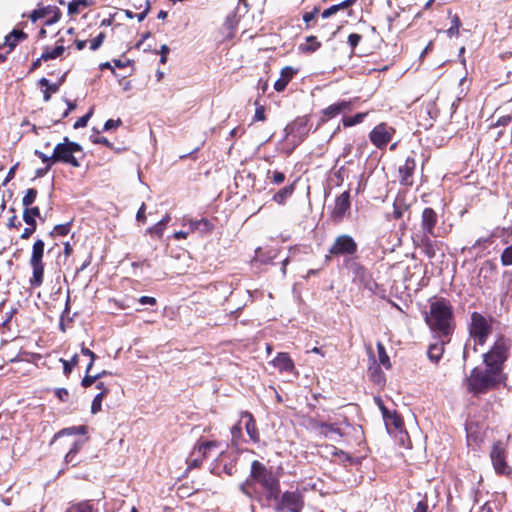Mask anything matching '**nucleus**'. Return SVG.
Masks as SVG:
<instances>
[{
	"mask_svg": "<svg viewBox=\"0 0 512 512\" xmlns=\"http://www.w3.org/2000/svg\"><path fill=\"white\" fill-rule=\"evenodd\" d=\"M34 154L35 156H37L39 159H41V161L43 163H45L46 165L45 166H50L52 167L56 162L54 160V152L52 153V155L48 156L46 155L45 153L39 151V150H35L34 151Z\"/></svg>",
	"mask_w": 512,
	"mask_h": 512,
	"instance_id": "8fccbe9b",
	"label": "nucleus"
},
{
	"mask_svg": "<svg viewBox=\"0 0 512 512\" xmlns=\"http://www.w3.org/2000/svg\"><path fill=\"white\" fill-rule=\"evenodd\" d=\"M86 429L87 428L84 425L64 428L54 435L52 442L56 441L57 439L63 436L84 435L86 433Z\"/></svg>",
	"mask_w": 512,
	"mask_h": 512,
	"instance_id": "7c9ffc66",
	"label": "nucleus"
},
{
	"mask_svg": "<svg viewBox=\"0 0 512 512\" xmlns=\"http://www.w3.org/2000/svg\"><path fill=\"white\" fill-rule=\"evenodd\" d=\"M271 364L279 370V372L297 374L295 364L288 353L279 352L271 361Z\"/></svg>",
	"mask_w": 512,
	"mask_h": 512,
	"instance_id": "6ab92c4d",
	"label": "nucleus"
},
{
	"mask_svg": "<svg viewBox=\"0 0 512 512\" xmlns=\"http://www.w3.org/2000/svg\"><path fill=\"white\" fill-rule=\"evenodd\" d=\"M511 340L504 336L499 337L490 350L483 354L485 366L491 367L503 375V366L509 357Z\"/></svg>",
	"mask_w": 512,
	"mask_h": 512,
	"instance_id": "20e7f679",
	"label": "nucleus"
},
{
	"mask_svg": "<svg viewBox=\"0 0 512 512\" xmlns=\"http://www.w3.org/2000/svg\"><path fill=\"white\" fill-rule=\"evenodd\" d=\"M100 378H102V374L89 375L88 373H86V375L84 376V378L81 381V385L84 388L90 387L93 383H95Z\"/></svg>",
	"mask_w": 512,
	"mask_h": 512,
	"instance_id": "3c124183",
	"label": "nucleus"
},
{
	"mask_svg": "<svg viewBox=\"0 0 512 512\" xmlns=\"http://www.w3.org/2000/svg\"><path fill=\"white\" fill-rule=\"evenodd\" d=\"M65 512H98V508L91 500H83L70 502Z\"/></svg>",
	"mask_w": 512,
	"mask_h": 512,
	"instance_id": "a878e982",
	"label": "nucleus"
},
{
	"mask_svg": "<svg viewBox=\"0 0 512 512\" xmlns=\"http://www.w3.org/2000/svg\"><path fill=\"white\" fill-rule=\"evenodd\" d=\"M319 13V8L314 7V9L310 12H306L303 14V21L306 23L307 28L313 27L316 24V15Z\"/></svg>",
	"mask_w": 512,
	"mask_h": 512,
	"instance_id": "de8ad7c7",
	"label": "nucleus"
},
{
	"mask_svg": "<svg viewBox=\"0 0 512 512\" xmlns=\"http://www.w3.org/2000/svg\"><path fill=\"white\" fill-rule=\"evenodd\" d=\"M438 222V215L434 209L426 207L421 215V231L415 234H426L436 237L435 227Z\"/></svg>",
	"mask_w": 512,
	"mask_h": 512,
	"instance_id": "ddd939ff",
	"label": "nucleus"
},
{
	"mask_svg": "<svg viewBox=\"0 0 512 512\" xmlns=\"http://www.w3.org/2000/svg\"><path fill=\"white\" fill-rule=\"evenodd\" d=\"M319 427L320 433L326 438L336 440L337 438L342 437L340 428L332 424L321 423Z\"/></svg>",
	"mask_w": 512,
	"mask_h": 512,
	"instance_id": "2f4dec72",
	"label": "nucleus"
},
{
	"mask_svg": "<svg viewBox=\"0 0 512 512\" xmlns=\"http://www.w3.org/2000/svg\"><path fill=\"white\" fill-rule=\"evenodd\" d=\"M444 338L438 335V339L428 347L427 356L433 363H438L444 353V345L449 341V339L445 340Z\"/></svg>",
	"mask_w": 512,
	"mask_h": 512,
	"instance_id": "4be33fe9",
	"label": "nucleus"
},
{
	"mask_svg": "<svg viewBox=\"0 0 512 512\" xmlns=\"http://www.w3.org/2000/svg\"><path fill=\"white\" fill-rule=\"evenodd\" d=\"M44 247H45V244H44L43 240L37 239L34 242V244L32 246V253H31L30 261H29L30 264L43 263L42 259H43V255H44Z\"/></svg>",
	"mask_w": 512,
	"mask_h": 512,
	"instance_id": "c85d7f7f",
	"label": "nucleus"
},
{
	"mask_svg": "<svg viewBox=\"0 0 512 512\" xmlns=\"http://www.w3.org/2000/svg\"><path fill=\"white\" fill-rule=\"evenodd\" d=\"M356 0H344L342 1L341 3H338L336 5H332L331 7L325 9L322 13H321V17L323 19H327L333 15H335L337 12H339L340 10H344V9H347L348 7H350L351 5H353L355 3Z\"/></svg>",
	"mask_w": 512,
	"mask_h": 512,
	"instance_id": "c756f323",
	"label": "nucleus"
},
{
	"mask_svg": "<svg viewBox=\"0 0 512 512\" xmlns=\"http://www.w3.org/2000/svg\"><path fill=\"white\" fill-rule=\"evenodd\" d=\"M71 230V222L56 225L51 231L52 236H66Z\"/></svg>",
	"mask_w": 512,
	"mask_h": 512,
	"instance_id": "c03bdc74",
	"label": "nucleus"
},
{
	"mask_svg": "<svg viewBox=\"0 0 512 512\" xmlns=\"http://www.w3.org/2000/svg\"><path fill=\"white\" fill-rule=\"evenodd\" d=\"M138 302L141 305H155L156 304V299L154 297H150V296H141L138 299Z\"/></svg>",
	"mask_w": 512,
	"mask_h": 512,
	"instance_id": "69168bd1",
	"label": "nucleus"
},
{
	"mask_svg": "<svg viewBox=\"0 0 512 512\" xmlns=\"http://www.w3.org/2000/svg\"><path fill=\"white\" fill-rule=\"evenodd\" d=\"M432 235L413 234L412 241L414 245L422 250L429 259L436 255V241L432 240Z\"/></svg>",
	"mask_w": 512,
	"mask_h": 512,
	"instance_id": "4468645a",
	"label": "nucleus"
},
{
	"mask_svg": "<svg viewBox=\"0 0 512 512\" xmlns=\"http://www.w3.org/2000/svg\"><path fill=\"white\" fill-rule=\"evenodd\" d=\"M37 190L34 188L27 189L25 195L22 198V204L25 206V208H29L31 204L34 203L37 197Z\"/></svg>",
	"mask_w": 512,
	"mask_h": 512,
	"instance_id": "a18cd8bd",
	"label": "nucleus"
},
{
	"mask_svg": "<svg viewBox=\"0 0 512 512\" xmlns=\"http://www.w3.org/2000/svg\"><path fill=\"white\" fill-rule=\"evenodd\" d=\"M416 167V161L414 156H408L405 163L399 167L400 183L402 185H412V176Z\"/></svg>",
	"mask_w": 512,
	"mask_h": 512,
	"instance_id": "aec40b11",
	"label": "nucleus"
},
{
	"mask_svg": "<svg viewBox=\"0 0 512 512\" xmlns=\"http://www.w3.org/2000/svg\"><path fill=\"white\" fill-rule=\"evenodd\" d=\"M76 453L68 451L65 455L64 461L66 464H71L72 466L77 465L78 460H76Z\"/></svg>",
	"mask_w": 512,
	"mask_h": 512,
	"instance_id": "e2e57ef3",
	"label": "nucleus"
},
{
	"mask_svg": "<svg viewBox=\"0 0 512 512\" xmlns=\"http://www.w3.org/2000/svg\"><path fill=\"white\" fill-rule=\"evenodd\" d=\"M35 217H40V209L37 206L24 209L23 220L28 226L36 227Z\"/></svg>",
	"mask_w": 512,
	"mask_h": 512,
	"instance_id": "c9c22d12",
	"label": "nucleus"
},
{
	"mask_svg": "<svg viewBox=\"0 0 512 512\" xmlns=\"http://www.w3.org/2000/svg\"><path fill=\"white\" fill-rule=\"evenodd\" d=\"M367 116V113H357L354 116H344L342 118V123L344 127H352L357 124H360L363 122L365 117Z\"/></svg>",
	"mask_w": 512,
	"mask_h": 512,
	"instance_id": "4c0bfd02",
	"label": "nucleus"
},
{
	"mask_svg": "<svg viewBox=\"0 0 512 512\" xmlns=\"http://www.w3.org/2000/svg\"><path fill=\"white\" fill-rule=\"evenodd\" d=\"M344 266L351 272L353 282L359 283L365 289L374 291L377 287L375 281H373L370 272L359 262L353 259H346Z\"/></svg>",
	"mask_w": 512,
	"mask_h": 512,
	"instance_id": "1a4fd4ad",
	"label": "nucleus"
},
{
	"mask_svg": "<svg viewBox=\"0 0 512 512\" xmlns=\"http://www.w3.org/2000/svg\"><path fill=\"white\" fill-rule=\"evenodd\" d=\"M394 132L393 128L387 126L385 123H381L373 128L369 134V138L373 145L382 149L392 140Z\"/></svg>",
	"mask_w": 512,
	"mask_h": 512,
	"instance_id": "9b49d317",
	"label": "nucleus"
},
{
	"mask_svg": "<svg viewBox=\"0 0 512 512\" xmlns=\"http://www.w3.org/2000/svg\"><path fill=\"white\" fill-rule=\"evenodd\" d=\"M321 47V43L317 40L316 36L306 37V43L299 45V50L302 53H313Z\"/></svg>",
	"mask_w": 512,
	"mask_h": 512,
	"instance_id": "f704fd0d",
	"label": "nucleus"
},
{
	"mask_svg": "<svg viewBox=\"0 0 512 512\" xmlns=\"http://www.w3.org/2000/svg\"><path fill=\"white\" fill-rule=\"evenodd\" d=\"M351 108L352 102L350 100H341L323 109L322 113L328 119H332L343 112L350 111Z\"/></svg>",
	"mask_w": 512,
	"mask_h": 512,
	"instance_id": "412c9836",
	"label": "nucleus"
},
{
	"mask_svg": "<svg viewBox=\"0 0 512 512\" xmlns=\"http://www.w3.org/2000/svg\"><path fill=\"white\" fill-rule=\"evenodd\" d=\"M105 39V33H99L90 43V49L95 51L97 50L103 43Z\"/></svg>",
	"mask_w": 512,
	"mask_h": 512,
	"instance_id": "5fc2aeb1",
	"label": "nucleus"
},
{
	"mask_svg": "<svg viewBox=\"0 0 512 512\" xmlns=\"http://www.w3.org/2000/svg\"><path fill=\"white\" fill-rule=\"evenodd\" d=\"M78 355L75 354L70 361L68 360H64V359H60V361L62 362V365H63V373L65 376H69L70 373L72 372L73 368L78 364Z\"/></svg>",
	"mask_w": 512,
	"mask_h": 512,
	"instance_id": "79ce46f5",
	"label": "nucleus"
},
{
	"mask_svg": "<svg viewBox=\"0 0 512 512\" xmlns=\"http://www.w3.org/2000/svg\"><path fill=\"white\" fill-rule=\"evenodd\" d=\"M296 181L282 187L276 193H274L272 200L278 205H284L287 200L293 195L295 191Z\"/></svg>",
	"mask_w": 512,
	"mask_h": 512,
	"instance_id": "393cba45",
	"label": "nucleus"
},
{
	"mask_svg": "<svg viewBox=\"0 0 512 512\" xmlns=\"http://www.w3.org/2000/svg\"><path fill=\"white\" fill-rule=\"evenodd\" d=\"M460 25H461V21H460V18L458 17V15H454L452 17V20H451V26L450 28L446 31L447 35L452 38L454 36H458L459 34V28H460Z\"/></svg>",
	"mask_w": 512,
	"mask_h": 512,
	"instance_id": "49530a36",
	"label": "nucleus"
},
{
	"mask_svg": "<svg viewBox=\"0 0 512 512\" xmlns=\"http://www.w3.org/2000/svg\"><path fill=\"white\" fill-rule=\"evenodd\" d=\"M377 352H378V359H379L380 364L383 367H385L386 369H390L391 368L390 359L386 353V349H385L384 345L381 342L377 343Z\"/></svg>",
	"mask_w": 512,
	"mask_h": 512,
	"instance_id": "58836bf2",
	"label": "nucleus"
},
{
	"mask_svg": "<svg viewBox=\"0 0 512 512\" xmlns=\"http://www.w3.org/2000/svg\"><path fill=\"white\" fill-rule=\"evenodd\" d=\"M500 261L503 266H512V244L502 251Z\"/></svg>",
	"mask_w": 512,
	"mask_h": 512,
	"instance_id": "09e8293b",
	"label": "nucleus"
},
{
	"mask_svg": "<svg viewBox=\"0 0 512 512\" xmlns=\"http://www.w3.org/2000/svg\"><path fill=\"white\" fill-rule=\"evenodd\" d=\"M145 210H146V205L143 203L140 208L138 209L137 211V214H136V220L138 222H145L146 220V216H145Z\"/></svg>",
	"mask_w": 512,
	"mask_h": 512,
	"instance_id": "0e129e2a",
	"label": "nucleus"
},
{
	"mask_svg": "<svg viewBox=\"0 0 512 512\" xmlns=\"http://www.w3.org/2000/svg\"><path fill=\"white\" fill-rule=\"evenodd\" d=\"M491 325L485 316L479 312L471 314V321L469 324V334L475 341L476 345H484L488 336L491 333Z\"/></svg>",
	"mask_w": 512,
	"mask_h": 512,
	"instance_id": "6e6552de",
	"label": "nucleus"
},
{
	"mask_svg": "<svg viewBox=\"0 0 512 512\" xmlns=\"http://www.w3.org/2000/svg\"><path fill=\"white\" fill-rule=\"evenodd\" d=\"M169 53V47L166 44H163L160 48V63L165 64L167 62V54Z\"/></svg>",
	"mask_w": 512,
	"mask_h": 512,
	"instance_id": "338daca9",
	"label": "nucleus"
},
{
	"mask_svg": "<svg viewBox=\"0 0 512 512\" xmlns=\"http://www.w3.org/2000/svg\"><path fill=\"white\" fill-rule=\"evenodd\" d=\"M39 84L46 89L43 91V100L48 102L51 99V94L59 91L60 83L51 84L48 79L41 78Z\"/></svg>",
	"mask_w": 512,
	"mask_h": 512,
	"instance_id": "72a5a7b5",
	"label": "nucleus"
},
{
	"mask_svg": "<svg viewBox=\"0 0 512 512\" xmlns=\"http://www.w3.org/2000/svg\"><path fill=\"white\" fill-rule=\"evenodd\" d=\"M258 484L262 490L280 486V478L272 469L267 468L263 463L254 460L251 464L248 478L240 484V491L248 498L253 497V491Z\"/></svg>",
	"mask_w": 512,
	"mask_h": 512,
	"instance_id": "f257e3e1",
	"label": "nucleus"
},
{
	"mask_svg": "<svg viewBox=\"0 0 512 512\" xmlns=\"http://www.w3.org/2000/svg\"><path fill=\"white\" fill-rule=\"evenodd\" d=\"M64 50L65 48L63 45H58L51 50L49 48H46L44 52L41 54V59H43V61L56 59L57 57L63 54Z\"/></svg>",
	"mask_w": 512,
	"mask_h": 512,
	"instance_id": "e433bc0d",
	"label": "nucleus"
},
{
	"mask_svg": "<svg viewBox=\"0 0 512 512\" xmlns=\"http://www.w3.org/2000/svg\"><path fill=\"white\" fill-rule=\"evenodd\" d=\"M361 39H362V36L357 33H351L348 36V44L352 50H354L356 48V46L360 43Z\"/></svg>",
	"mask_w": 512,
	"mask_h": 512,
	"instance_id": "6e6d98bb",
	"label": "nucleus"
},
{
	"mask_svg": "<svg viewBox=\"0 0 512 512\" xmlns=\"http://www.w3.org/2000/svg\"><path fill=\"white\" fill-rule=\"evenodd\" d=\"M242 428L240 423H237L231 428L232 443L237 445V439L241 436Z\"/></svg>",
	"mask_w": 512,
	"mask_h": 512,
	"instance_id": "13d9d810",
	"label": "nucleus"
},
{
	"mask_svg": "<svg viewBox=\"0 0 512 512\" xmlns=\"http://www.w3.org/2000/svg\"><path fill=\"white\" fill-rule=\"evenodd\" d=\"M428 505L425 501H419L414 509V512H427Z\"/></svg>",
	"mask_w": 512,
	"mask_h": 512,
	"instance_id": "774afa93",
	"label": "nucleus"
},
{
	"mask_svg": "<svg viewBox=\"0 0 512 512\" xmlns=\"http://www.w3.org/2000/svg\"><path fill=\"white\" fill-rule=\"evenodd\" d=\"M379 402L381 401L379 400ZM379 407L386 424H391L395 428H399L402 425V420L396 413L389 411L382 403H380Z\"/></svg>",
	"mask_w": 512,
	"mask_h": 512,
	"instance_id": "473e14b6",
	"label": "nucleus"
},
{
	"mask_svg": "<svg viewBox=\"0 0 512 512\" xmlns=\"http://www.w3.org/2000/svg\"><path fill=\"white\" fill-rule=\"evenodd\" d=\"M241 418L246 419L245 429L248 436L250 437V440L254 443H258L260 441V436L253 415L250 412L245 411L242 412Z\"/></svg>",
	"mask_w": 512,
	"mask_h": 512,
	"instance_id": "5701e85b",
	"label": "nucleus"
},
{
	"mask_svg": "<svg viewBox=\"0 0 512 512\" xmlns=\"http://www.w3.org/2000/svg\"><path fill=\"white\" fill-rule=\"evenodd\" d=\"M282 503L286 505L289 512H301L304 507V500L299 491H285L281 493Z\"/></svg>",
	"mask_w": 512,
	"mask_h": 512,
	"instance_id": "f3484780",
	"label": "nucleus"
},
{
	"mask_svg": "<svg viewBox=\"0 0 512 512\" xmlns=\"http://www.w3.org/2000/svg\"><path fill=\"white\" fill-rule=\"evenodd\" d=\"M33 270L32 277L30 278V285L32 287H39L43 283L44 276V264L43 263H34L30 264Z\"/></svg>",
	"mask_w": 512,
	"mask_h": 512,
	"instance_id": "bb28decb",
	"label": "nucleus"
},
{
	"mask_svg": "<svg viewBox=\"0 0 512 512\" xmlns=\"http://www.w3.org/2000/svg\"><path fill=\"white\" fill-rule=\"evenodd\" d=\"M350 191H344L335 199V205L331 212V217L335 221H341L350 210Z\"/></svg>",
	"mask_w": 512,
	"mask_h": 512,
	"instance_id": "2eb2a0df",
	"label": "nucleus"
},
{
	"mask_svg": "<svg viewBox=\"0 0 512 512\" xmlns=\"http://www.w3.org/2000/svg\"><path fill=\"white\" fill-rule=\"evenodd\" d=\"M253 497L252 500H256L261 507H270L271 502H274L281 496L280 486L268 488L262 491L252 490Z\"/></svg>",
	"mask_w": 512,
	"mask_h": 512,
	"instance_id": "dca6fc26",
	"label": "nucleus"
},
{
	"mask_svg": "<svg viewBox=\"0 0 512 512\" xmlns=\"http://www.w3.org/2000/svg\"><path fill=\"white\" fill-rule=\"evenodd\" d=\"M164 230L165 227L161 225L159 222H157L154 226L148 229V232L151 235L156 236L157 238H161L163 236Z\"/></svg>",
	"mask_w": 512,
	"mask_h": 512,
	"instance_id": "864d4df0",
	"label": "nucleus"
},
{
	"mask_svg": "<svg viewBox=\"0 0 512 512\" xmlns=\"http://www.w3.org/2000/svg\"><path fill=\"white\" fill-rule=\"evenodd\" d=\"M121 123H122L121 119H117V120L109 119L105 122L103 130L109 131L113 128H117L121 125Z\"/></svg>",
	"mask_w": 512,
	"mask_h": 512,
	"instance_id": "bf43d9fd",
	"label": "nucleus"
},
{
	"mask_svg": "<svg viewBox=\"0 0 512 512\" xmlns=\"http://www.w3.org/2000/svg\"><path fill=\"white\" fill-rule=\"evenodd\" d=\"M357 252L358 244L355 239L349 234H340L334 239L325 258L329 260L332 257H343L345 261L353 259Z\"/></svg>",
	"mask_w": 512,
	"mask_h": 512,
	"instance_id": "423d86ee",
	"label": "nucleus"
},
{
	"mask_svg": "<svg viewBox=\"0 0 512 512\" xmlns=\"http://www.w3.org/2000/svg\"><path fill=\"white\" fill-rule=\"evenodd\" d=\"M310 129L309 118L307 116L298 117L286 126V137L290 138L291 142L296 146L308 136Z\"/></svg>",
	"mask_w": 512,
	"mask_h": 512,
	"instance_id": "9d476101",
	"label": "nucleus"
},
{
	"mask_svg": "<svg viewBox=\"0 0 512 512\" xmlns=\"http://www.w3.org/2000/svg\"><path fill=\"white\" fill-rule=\"evenodd\" d=\"M27 38V34L21 30H12V32L5 37L4 45L9 47V51H12L20 40Z\"/></svg>",
	"mask_w": 512,
	"mask_h": 512,
	"instance_id": "cd10ccee",
	"label": "nucleus"
},
{
	"mask_svg": "<svg viewBox=\"0 0 512 512\" xmlns=\"http://www.w3.org/2000/svg\"><path fill=\"white\" fill-rule=\"evenodd\" d=\"M54 160L56 163L68 164L72 167H80V161L77 154H81L83 157V148L80 144L74 141H70L68 137L63 139V142L58 143L54 147Z\"/></svg>",
	"mask_w": 512,
	"mask_h": 512,
	"instance_id": "39448f33",
	"label": "nucleus"
},
{
	"mask_svg": "<svg viewBox=\"0 0 512 512\" xmlns=\"http://www.w3.org/2000/svg\"><path fill=\"white\" fill-rule=\"evenodd\" d=\"M84 442H85V440H83V439L74 440L68 451L78 454V452L82 448Z\"/></svg>",
	"mask_w": 512,
	"mask_h": 512,
	"instance_id": "052dcab7",
	"label": "nucleus"
},
{
	"mask_svg": "<svg viewBox=\"0 0 512 512\" xmlns=\"http://www.w3.org/2000/svg\"><path fill=\"white\" fill-rule=\"evenodd\" d=\"M490 457L493 467L498 474H506L509 471V466L506 463L505 451L500 445L492 447Z\"/></svg>",
	"mask_w": 512,
	"mask_h": 512,
	"instance_id": "a211bd4d",
	"label": "nucleus"
},
{
	"mask_svg": "<svg viewBox=\"0 0 512 512\" xmlns=\"http://www.w3.org/2000/svg\"><path fill=\"white\" fill-rule=\"evenodd\" d=\"M408 209V206L405 204L404 200L397 197L393 203V216L395 219H400L404 212Z\"/></svg>",
	"mask_w": 512,
	"mask_h": 512,
	"instance_id": "ea45409f",
	"label": "nucleus"
},
{
	"mask_svg": "<svg viewBox=\"0 0 512 512\" xmlns=\"http://www.w3.org/2000/svg\"><path fill=\"white\" fill-rule=\"evenodd\" d=\"M92 142L95 143V144H102L108 148H112L113 145L112 143L104 136H97L95 138L92 139Z\"/></svg>",
	"mask_w": 512,
	"mask_h": 512,
	"instance_id": "680f3d73",
	"label": "nucleus"
},
{
	"mask_svg": "<svg viewBox=\"0 0 512 512\" xmlns=\"http://www.w3.org/2000/svg\"><path fill=\"white\" fill-rule=\"evenodd\" d=\"M92 110L88 111L85 115H83L82 117H80L73 125V128L74 129H79V128H83L87 125L89 119L91 118L92 116Z\"/></svg>",
	"mask_w": 512,
	"mask_h": 512,
	"instance_id": "603ef678",
	"label": "nucleus"
},
{
	"mask_svg": "<svg viewBox=\"0 0 512 512\" xmlns=\"http://www.w3.org/2000/svg\"><path fill=\"white\" fill-rule=\"evenodd\" d=\"M216 441H204L197 444L191 452L187 462L189 468H197L202 464L203 459L207 457L208 452L217 447Z\"/></svg>",
	"mask_w": 512,
	"mask_h": 512,
	"instance_id": "f8f14e48",
	"label": "nucleus"
},
{
	"mask_svg": "<svg viewBox=\"0 0 512 512\" xmlns=\"http://www.w3.org/2000/svg\"><path fill=\"white\" fill-rule=\"evenodd\" d=\"M502 381V374L491 367L472 369L467 379V386L473 394H484Z\"/></svg>",
	"mask_w": 512,
	"mask_h": 512,
	"instance_id": "7ed1b4c3",
	"label": "nucleus"
},
{
	"mask_svg": "<svg viewBox=\"0 0 512 512\" xmlns=\"http://www.w3.org/2000/svg\"><path fill=\"white\" fill-rule=\"evenodd\" d=\"M296 70L291 66H286L281 70L280 78L277 79L274 83V89L277 92H282L285 90L289 81L293 78Z\"/></svg>",
	"mask_w": 512,
	"mask_h": 512,
	"instance_id": "b1692460",
	"label": "nucleus"
},
{
	"mask_svg": "<svg viewBox=\"0 0 512 512\" xmlns=\"http://www.w3.org/2000/svg\"><path fill=\"white\" fill-rule=\"evenodd\" d=\"M182 225L187 227L186 230H180L173 234V238L176 240L186 239L191 233H199L201 235L209 234L214 229V224L207 218L192 219L184 217Z\"/></svg>",
	"mask_w": 512,
	"mask_h": 512,
	"instance_id": "0eeeda50",
	"label": "nucleus"
},
{
	"mask_svg": "<svg viewBox=\"0 0 512 512\" xmlns=\"http://www.w3.org/2000/svg\"><path fill=\"white\" fill-rule=\"evenodd\" d=\"M453 310L444 298L430 304V311L425 316V321L430 329L440 337H449L452 333Z\"/></svg>",
	"mask_w": 512,
	"mask_h": 512,
	"instance_id": "f03ea898",
	"label": "nucleus"
},
{
	"mask_svg": "<svg viewBox=\"0 0 512 512\" xmlns=\"http://www.w3.org/2000/svg\"><path fill=\"white\" fill-rule=\"evenodd\" d=\"M55 396L61 402H67L69 400V392L66 388H57L55 389Z\"/></svg>",
	"mask_w": 512,
	"mask_h": 512,
	"instance_id": "4d7b16f0",
	"label": "nucleus"
},
{
	"mask_svg": "<svg viewBox=\"0 0 512 512\" xmlns=\"http://www.w3.org/2000/svg\"><path fill=\"white\" fill-rule=\"evenodd\" d=\"M106 396V391L99 392L93 399L91 404V413L96 414L102 409V401Z\"/></svg>",
	"mask_w": 512,
	"mask_h": 512,
	"instance_id": "37998d69",
	"label": "nucleus"
},
{
	"mask_svg": "<svg viewBox=\"0 0 512 512\" xmlns=\"http://www.w3.org/2000/svg\"><path fill=\"white\" fill-rule=\"evenodd\" d=\"M267 179H269V181L275 185H280V184L284 183L286 176L283 172H280L277 170H274V171L268 170Z\"/></svg>",
	"mask_w": 512,
	"mask_h": 512,
	"instance_id": "a19ab883",
	"label": "nucleus"
}]
</instances>
